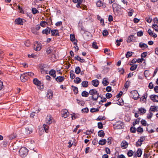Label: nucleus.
<instances>
[{"label":"nucleus","mask_w":158,"mask_h":158,"mask_svg":"<svg viewBox=\"0 0 158 158\" xmlns=\"http://www.w3.org/2000/svg\"><path fill=\"white\" fill-rule=\"evenodd\" d=\"M89 94L92 95L91 98L93 101H96L99 97H100L99 93L95 89H90L89 91Z\"/></svg>","instance_id":"1"},{"label":"nucleus","mask_w":158,"mask_h":158,"mask_svg":"<svg viewBox=\"0 0 158 158\" xmlns=\"http://www.w3.org/2000/svg\"><path fill=\"white\" fill-rule=\"evenodd\" d=\"M122 7L117 4L114 3L112 4V8L114 12L116 15H119L121 12Z\"/></svg>","instance_id":"2"},{"label":"nucleus","mask_w":158,"mask_h":158,"mask_svg":"<svg viewBox=\"0 0 158 158\" xmlns=\"http://www.w3.org/2000/svg\"><path fill=\"white\" fill-rule=\"evenodd\" d=\"M28 152V149L25 147H23L20 149L19 152L22 158H24L27 155Z\"/></svg>","instance_id":"3"},{"label":"nucleus","mask_w":158,"mask_h":158,"mask_svg":"<svg viewBox=\"0 0 158 158\" xmlns=\"http://www.w3.org/2000/svg\"><path fill=\"white\" fill-rule=\"evenodd\" d=\"M113 126L115 129H121L124 127V124L121 121H118L114 124Z\"/></svg>","instance_id":"4"},{"label":"nucleus","mask_w":158,"mask_h":158,"mask_svg":"<svg viewBox=\"0 0 158 158\" xmlns=\"http://www.w3.org/2000/svg\"><path fill=\"white\" fill-rule=\"evenodd\" d=\"M33 83L35 85L39 87V89H43L44 87L42 84L38 79L34 78L33 80Z\"/></svg>","instance_id":"5"},{"label":"nucleus","mask_w":158,"mask_h":158,"mask_svg":"<svg viewBox=\"0 0 158 158\" xmlns=\"http://www.w3.org/2000/svg\"><path fill=\"white\" fill-rule=\"evenodd\" d=\"M131 93L132 95L133 98L135 100H137L139 98V95L137 91L136 90H133L131 92Z\"/></svg>","instance_id":"6"},{"label":"nucleus","mask_w":158,"mask_h":158,"mask_svg":"<svg viewBox=\"0 0 158 158\" xmlns=\"http://www.w3.org/2000/svg\"><path fill=\"white\" fill-rule=\"evenodd\" d=\"M20 78L22 82H24L28 79L29 77L27 76L25 73H24L21 74Z\"/></svg>","instance_id":"7"},{"label":"nucleus","mask_w":158,"mask_h":158,"mask_svg":"<svg viewBox=\"0 0 158 158\" xmlns=\"http://www.w3.org/2000/svg\"><path fill=\"white\" fill-rule=\"evenodd\" d=\"M62 116L64 118H67L69 114V112L66 109H63L61 111Z\"/></svg>","instance_id":"8"},{"label":"nucleus","mask_w":158,"mask_h":158,"mask_svg":"<svg viewBox=\"0 0 158 158\" xmlns=\"http://www.w3.org/2000/svg\"><path fill=\"white\" fill-rule=\"evenodd\" d=\"M51 31V28L48 27H47L46 29L43 30L42 33L47 35L50 33Z\"/></svg>","instance_id":"9"},{"label":"nucleus","mask_w":158,"mask_h":158,"mask_svg":"<svg viewBox=\"0 0 158 158\" xmlns=\"http://www.w3.org/2000/svg\"><path fill=\"white\" fill-rule=\"evenodd\" d=\"M150 99L154 102H158V96L155 95H152L150 96Z\"/></svg>","instance_id":"10"},{"label":"nucleus","mask_w":158,"mask_h":158,"mask_svg":"<svg viewBox=\"0 0 158 158\" xmlns=\"http://www.w3.org/2000/svg\"><path fill=\"white\" fill-rule=\"evenodd\" d=\"M15 22V24L18 25H23V24L22 19L20 18L16 19Z\"/></svg>","instance_id":"11"},{"label":"nucleus","mask_w":158,"mask_h":158,"mask_svg":"<svg viewBox=\"0 0 158 158\" xmlns=\"http://www.w3.org/2000/svg\"><path fill=\"white\" fill-rule=\"evenodd\" d=\"M53 97V92L51 89H48L47 91V97L49 99H51Z\"/></svg>","instance_id":"12"},{"label":"nucleus","mask_w":158,"mask_h":158,"mask_svg":"<svg viewBox=\"0 0 158 158\" xmlns=\"http://www.w3.org/2000/svg\"><path fill=\"white\" fill-rule=\"evenodd\" d=\"M33 131V129L31 127L29 126L26 128V133L27 134H30Z\"/></svg>","instance_id":"13"},{"label":"nucleus","mask_w":158,"mask_h":158,"mask_svg":"<svg viewBox=\"0 0 158 158\" xmlns=\"http://www.w3.org/2000/svg\"><path fill=\"white\" fill-rule=\"evenodd\" d=\"M51 32L52 33V35L54 36V35H56V36H59V31L57 29H54L52 30L51 29Z\"/></svg>","instance_id":"14"},{"label":"nucleus","mask_w":158,"mask_h":158,"mask_svg":"<svg viewBox=\"0 0 158 158\" xmlns=\"http://www.w3.org/2000/svg\"><path fill=\"white\" fill-rule=\"evenodd\" d=\"M135 39V37H134V35H131L128 37V38L127 40V43H130L131 42L134 40Z\"/></svg>","instance_id":"15"},{"label":"nucleus","mask_w":158,"mask_h":158,"mask_svg":"<svg viewBox=\"0 0 158 158\" xmlns=\"http://www.w3.org/2000/svg\"><path fill=\"white\" fill-rule=\"evenodd\" d=\"M55 78L56 81L59 82H61L64 80V76H58L56 78L55 77Z\"/></svg>","instance_id":"16"},{"label":"nucleus","mask_w":158,"mask_h":158,"mask_svg":"<svg viewBox=\"0 0 158 158\" xmlns=\"http://www.w3.org/2000/svg\"><path fill=\"white\" fill-rule=\"evenodd\" d=\"M128 145V143L125 140L123 141L121 143V146L124 149L126 148L127 147Z\"/></svg>","instance_id":"17"},{"label":"nucleus","mask_w":158,"mask_h":158,"mask_svg":"<svg viewBox=\"0 0 158 158\" xmlns=\"http://www.w3.org/2000/svg\"><path fill=\"white\" fill-rule=\"evenodd\" d=\"M39 66L41 70V72L42 73L44 71V68L47 67V65L45 64H41L39 65Z\"/></svg>","instance_id":"18"},{"label":"nucleus","mask_w":158,"mask_h":158,"mask_svg":"<svg viewBox=\"0 0 158 158\" xmlns=\"http://www.w3.org/2000/svg\"><path fill=\"white\" fill-rule=\"evenodd\" d=\"M148 94L146 92L143 95L141 98L140 100L141 101H143V102H145L146 101V98L147 97Z\"/></svg>","instance_id":"19"},{"label":"nucleus","mask_w":158,"mask_h":158,"mask_svg":"<svg viewBox=\"0 0 158 158\" xmlns=\"http://www.w3.org/2000/svg\"><path fill=\"white\" fill-rule=\"evenodd\" d=\"M91 82L92 85L95 87H97L99 84V81L97 79L93 80Z\"/></svg>","instance_id":"20"},{"label":"nucleus","mask_w":158,"mask_h":158,"mask_svg":"<svg viewBox=\"0 0 158 158\" xmlns=\"http://www.w3.org/2000/svg\"><path fill=\"white\" fill-rule=\"evenodd\" d=\"M56 71L53 69L51 70L49 73V74L54 78H55L56 76Z\"/></svg>","instance_id":"21"},{"label":"nucleus","mask_w":158,"mask_h":158,"mask_svg":"<svg viewBox=\"0 0 158 158\" xmlns=\"http://www.w3.org/2000/svg\"><path fill=\"white\" fill-rule=\"evenodd\" d=\"M52 117L51 115L47 116L46 119V122L48 124H50L52 123Z\"/></svg>","instance_id":"22"},{"label":"nucleus","mask_w":158,"mask_h":158,"mask_svg":"<svg viewBox=\"0 0 158 158\" xmlns=\"http://www.w3.org/2000/svg\"><path fill=\"white\" fill-rule=\"evenodd\" d=\"M74 59L75 60H78L81 63H83L85 61V60L84 59H81V58L78 55L75 57Z\"/></svg>","instance_id":"23"},{"label":"nucleus","mask_w":158,"mask_h":158,"mask_svg":"<svg viewBox=\"0 0 158 158\" xmlns=\"http://www.w3.org/2000/svg\"><path fill=\"white\" fill-rule=\"evenodd\" d=\"M103 4L104 3L101 0H98L96 3V6L97 7H100L103 5Z\"/></svg>","instance_id":"24"},{"label":"nucleus","mask_w":158,"mask_h":158,"mask_svg":"<svg viewBox=\"0 0 158 158\" xmlns=\"http://www.w3.org/2000/svg\"><path fill=\"white\" fill-rule=\"evenodd\" d=\"M98 136L102 137H103L105 136V134L103 131L101 130L99 131L98 132Z\"/></svg>","instance_id":"25"},{"label":"nucleus","mask_w":158,"mask_h":158,"mask_svg":"<svg viewBox=\"0 0 158 158\" xmlns=\"http://www.w3.org/2000/svg\"><path fill=\"white\" fill-rule=\"evenodd\" d=\"M106 143V140L105 139H102L99 140L98 143L99 144L103 145L105 144Z\"/></svg>","instance_id":"26"},{"label":"nucleus","mask_w":158,"mask_h":158,"mask_svg":"<svg viewBox=\"0 0 158 158\" xmlns=\"http://www.w3.org/2000/svg\"><path fill=\"white\" fill-rule=\"evenodd\" d=\"M74 73V72L73 70H71L70 72V75L71 79H74L75 77V75L73 73Z\"/></svg>","instance_id":"27"},{"label":"nucleus","mask_w":158,"mask_h":158,"mask_svg":"<svg viewBox=\"0 0 158 158\" xmlns=\"http://www.w3.org/2000/svg\"><path fill=\"white\" fill-rule=\"evenodd\" d=\"M81 85L83 87H87L88 86V82L87 81H83L81 83Z\"/></svg>","instance_id":"28"},{"label":"nucleus","mask_w":158,"mask_h":158,"mask_svg":"<svg viewBox=\"0 0 158 158\" xmlns=\"http://www.w3.org/2000/svg\"><path fill=\"white\" fill-rule=\"evenodd\" d=\"M142 151L140 148L138 149L137 151V156L138 157H140L142 154Z\"/></svg>","instance_id":"29"},{"label":"nucleus","mask_w":158,"mask_h":158,"mask_svg":"<svg viewBox=\"0 0 158 158\" xmlns=\"http://www.w3.org/2000/svg\"><path fill=\"white\" fill-rule=\"evenodd\" d=\"M53 47H49L47 48L46 50V52L48 54H50L51 53L52 51L53 50Z\"/></svg>","instance_id":"30"},{"label":"nucleus","mask_w":158,"mask_h":158,"mask_svg":"<svg viewBox=\"0 0 158 158\" xmlns=\"http://www.w3.org/2000/svg\"><path fill=\"white\" fill-rule=\"evenodd\" d=\"M71 115H72L71 117L72 119H75L76 118L79 117V115L77 114H76L75 113H73Z\"/></svg>","instance_id":"31"},{"label":"nucleus","mask_w":158,"mask_h":158,"mask_svg":"<svg viewBox=\"0 0 158 158\" xmlns=\"http://www.w3.org/2000/svg\"><path fill=\"white\" fill-rule=\"evenodd\" d=\"M41 49V45L39 44H37L36 47H34V49L36 51H40Z\"/></svg>","instance_id":"32"},{"label":"nucleus","mask_w":158,"mask_h":158,"mask_svg":"<svg viewBox=\"0 0 158 158\" xmlns=\"http://www.w3.org/2000/svg\"><path fill=\"white\" fill-rule=\"evenodd\" d=\"M102 83L103 85L106 86L107 85H108L109 82H108L106 80V78H104L103 80Z\"/></svg>","instance_id":"33"},{"label":"nucleus","mask_w":158,"mask_h":158,"mask_svg":"<svg viewBox=\"0 0 158 158\" xmlns=\"http://www.w3.org/2000/svg\"><path fill=\"white\" fill-rule=\"evenodd\" d=\"M152 27L154 29L155 31L158 32V26L157 24H153Z\"/></svg>","instance_id":"34"},{"label":"nucleus","mask_w":158,"mask_h":158,"mask_svg":"<svg viewBox=\"0 0 158 158\" xmlns=\"http://www.w3.org/2000/svg\"><path fill=\"white\" fill-rule=\"evenodd\" d=\"M40 25L41 27H44L46 26V25H48V23L46 22L43 21L40 22Z\"/></svg>","instance_id":"35"},{"label":"nucleus","mask_w":158,"mask_h":158,"mask_svg":"<svg viewBox=\"0 0 158 158\" xmlns=\"http://www.w3.org/2000/svg\"><path fill=\"white\" fill-rule=\"evenodd\" d=\"M43 127L44 129L45 130V132L46 133H48V132L49 127L45 124H44L43 125Z\"/></svg>","instance_id":"36"},{"label":"nucleus","mask_w":158,"mask_h":158,"mask_svg":"<svg viewBox=\"0 0 158 158\" xmlns=\"http://www.w3.org/2000/svg\"><path fill=\"white\" fill-rule=\"evenodd\" d=\"M139 47L141 48H147L148 47L147 45L145 43H140L139 44Z\"/></svg>","instance_id":"37"},{"label":"nucleus","mask_w":158,"mask_h":158,"mask_svg":"<svg viewBox=\"0 0 158 158\" xmlns=\"http://www.w3.org/2000/svg\"><path fill=\"white\" fill-rule=\"evenodd\" d=\"M74 81L76 83L79 84L81 81V78L79 77H77L74 80Z\"/></svg>","instance_id":"38"},{"label":"nucleus","mask_w":158,"mask_h":158,"mask_svg":"<svg viewBox=\"0 0 158 158\" xmlns=\"http://www.w3.org/2000/svg\"><path fill=\"white\" fill-rule=\"evenodd\" d=\"M89 93L88 92L84 91L82 92L81 95L82 97H87L88 96Z\"/></svg>","instance_id":"39"},{"label":"nucleus","mask_w":158,"mask_h":158,"mask_svg":"<svg viewBox=\"0 0 158 158\" xmlns=\"http://www.w3.org/2000/svg\"><path fill=\"white\" fill-rule=\"evenodd\" d=\"M81 69L79 66H77L75 70V72L77 74H79L81 72Z\"/></svg>","instance_id":"40"},{"label":"nucleus","mask_w":158,"mask_h":158,"mask_svg":"<svg viewBox=\"0 0 158 158\" xmlns=\"http://www.w3.org/2000/svg\"><path fill=\"white\" fill-rule=\"evenodd\" d=\"M139 111L141 113L140 114H141V113L142 114H144L146 113V110L144 109V108H140L139 109Z\"/></svg>","instance_id":"41"},{"label":"nucleus","mask_w":158,"mask_h":158,"mask_svg":"<svg viewBox=\"0 0 158 158\" xmlns=\"http://www.w3.org/2000/svg\"><path fill=\"white\" fill-rule=\"evenodd\" d=\"M32 13L35 15L37 13H39V11L36 9L35 7L32 8L31 9Z\"/></svg>","instance_id":"42"},{"label":"nucleus","mask_w":158,"mask_h":158,"mask_svg":"<svg viewBox=\"0 0 158 158\" xmlns=\"http://www.w3.org/2000/svg\"><path fill=\"white\" fill-rule=\"evenodd\" d=\"M137 66L138 65L137 64H133L130 68V70L131 71H134V70H135L136 69V68L137 67Z\"/></svg>","instance_id":"43"},{"label":"nucleus","mask_w":158,"mask_h":158,"mask_svg":"<svg viewBox=\"0 0 158 158\" xmlns=\"http://www.w3.org/2000/svg\"><path fill=\"white\" fill-rule=\"evenodd\" d=\"M72 87L73 88V91L74 94H77L78 92V88L77 87L74 86L73 85L72 86Z\"/></svg>","instance_id":"44"},{"label":"nucleus","mask_w":158,"mask_h":158,"mask_svg":"<svg viewBox=\"0 0 158 158\" xmlns=\"http://www.w3.org/2000/svg\"><path fill=\"white\" fill-rule=\"evenodd\" d=\"M70 40L71 41L73 42L76 40L75 39V35L74 34H71L70 35Z\"/></svg>","instance_id":"45"},{"label":"nucleus","mask_w":158,"mask_h":158,"mask_svg":"<svg viewBox=\"0 0 158 158\" xmlns=\"http://www.w3.org/2000/svg\"><path fill=\"white\" fill-rule=\"evenodd\" d=\"M146 137L145 136H141L140 139L138 140V142H142L145 140Z\"/></svg>","instance_id":"46"},{"label":"nucleus","mask_w":158,"mask_h":158,"mask_svg":"<svg viewBox=\"0 0 158 158\" xmlns=\"http://www.w3.org/2000/svg\"><path fill=\"white\" fill-rule=\"evenodd\" d=\"M97 43L96 42H94L92 44V47L93 48L97 49L98 48V46L97 45Z\"/></svg>","instance_id":"47"},{"label":"nucleus","mask_w":158,"mask_h":158,"mask_svg":"<svg viewBox=\"0 0 158 158\" xmlns=\"http://www.w3.org/2000/svg\"><path fill=\"white\" fill-rule=\"evenodd\" d=\"M106 119V118L104 116H99L96 119L97 121H101L104 120Z\"/></svg>","instance_id":"48"},{"label":"nucleus","mask_w":158,"mask_h":158,"mask_svg":"<svg viewBox=\"0 0 158 158\" xmlns=\"http://www.w3.org/2000/svg\"><path fill=\"white\" fill-rule=\"evenodd\" d=\"M157 106H151L150 108V110H151V111L155 112L157 110Z\"/></svg>","instance_id":"49"},{"label":"nucleus","mask_w":158,"mask_h":158,"mask_svg":"<svg viewBox=\"0 0 158 158\" xmlns=\"http://www.w3.org/2000/svg\"><path fill=\"white\" fill-rule=\"evenodd\" d=\"M130 130L131 133H134L136 132V129L135 127H132L130 128Z\"/></svg>","instance_id":"50"},{"label":"nucleus","mask_w":158,"mask_h":158,"mask_svg":"<svg viewBox=\"0 0 158 158\" xmlns=\"http://www.w3.org/2000/svg\"><path fill=\"white\" fill-rule=\"evenodd\" d=\"M131 82L130 81H127L124 85V87L126 88L127 89L130 85Z\"/></svg>","instance_id":"51"},{"label":"nucleus","mask_w":158,"mask_h":158,"mask_svg":"<svg viewBox=\"0 0 158 158\" xmlns=\"http://www.w3.org/2000/svg\"><path fill=\"white\" fill-rule=\"evenodd\" d=\"M98 111V108H91L90 110V111L91 113L95 112H96Z\"/></svg>","instance_id":"52"},{"label":"nucleus","mask_w":158,"mask_h":158,"mask_svg":"<svg viewBox=\"0 0 158 158\" xmlns=\"http://www.w3.org/2000/svg\"><path fill=\"white\" fill-rule=\"evenodd\" d=\"M133 52H128L126 54V57L127 58H128L131 56L132 55Z\"/></svg>","instance_id":"53"},{"label":"nucleus","mask_w":158,"mask_h":158,"mask_svg":"<svg viewBox=\"0 0 158 158\" xmlns=\"http://www.w3.org/2000/svg\"><path fill=\"white\" fill-rule=\"evenodd\" d=\"M136 131L137 132H140V133H142L143 132V128L141 127H138Z\"/></svg>","instance_id":"54"},{"label":"nucleus","mask_w":158,"mask_h":158,"mask_svg":"<svg viewBox=\"0 0 158 158\" xmlns=\"http://www.w3.org/2000/svg\"><path fill=\"white\" fill-rule=\"evenodd\" d=\"M133 154V152L131 150H129L127 154L128 156L129 157L132 156Z\"/></svg>","instance_id":"55"},{"label":"nucleus","mask_w":158,"mask_h":158,"mask_svg":"<svg viewBox=\"0 0 158 158\" xmlns=\"http://www.w3.org/2000/svg\"><path fill=\"white\" fill-rule=\"evenodd\" d=\"M145 20L147 22L150 23L152 22V19L150 17H147L145 18Z\"/></svg>","instance_id":"56"},{"label":"nucleus","mask_w":158,"mask_h":158,"mask_svg":"<svg viewBox=\"0 0 158 158\" xmlns=\"http://www.w3.org/2000/svg\"><path fill=\"white\" fill-rule=\"evenodd\" d=\"M82 111L85 113H87L89 112V109L88 108L86 107L82 109L81 110Z\"/></svg>","instance_id":"57"},{"label":"nucleus","mask_w":158,"mask_h":158,"mask_svg":"<svg viewBox=\"0 0 158 158\" xmlns=\"http://www.w3.org/2000/svg\"><path fill=\"white\" fill-rule=\"evenodd\" d=\"M98 126L99 129H102L103 127V124L101 122H98Z\"/></svg>","instance_id":"58"},{"label":"nucleus","mask_w":158,"mask_h":158,"mask_svg":"<svg viewBox=\"0 0 158 158\" xmlns=\"http://www.w3.org/2000/svg\"><path fill=\"white\" fill-rule=\"evenodd\" d=\"M141 124L143 126H145L147 125V123L145 120L142 119L141 121Z\"/></svg>","instance_id":"59"},{"label":"nucleus","mask_w":158,"mask_h":158,"mask_svg":"<svg viewBox=\"0 0 158 158\" xmlns=\"http://www.w3.org/2000/svg\"><path fill=\"white\" fill-rule=\"evenodd\" d=\"M25 73L27 76L28 77V76L32 77L34 75V73L32 72H25Z\"/></svg>","instance_id":"60"},{"label":"nucleus","mask_w":158,"mask_h":158,"mask_svg":"<svg viewBox=\"0 0 158 158\" xmlns=\"http://www.w3.org/2000/svg\"><path fill=\"white\" fill-rule=\"evenodd\" d=\"M118 72H121V73L122 74H123L124 73L125 70L123 68H119L118 69Z\"/></svg>","instance_id":"61"},{"label":"nucleus","mask_w":158,"mask_h":158,"mask_svg":"<svg viewBox=\"0 0 158 158\" xmlns=\"http://www.w3.org/2000/svg\"><path fill=\"white\" fill-rule=\"evenodd\" d=\"M109 34L108 31L106 30H104L102 32L103 35L104 36H107Z\"/></svg>","instance_id":"62"},{"label":"nucleus","mask_w":158,"mask_h":158,"mask_svg":"<svg viewBox=\"0 0 158 158\" xmlns=\"http://www.w3.org/2000/svg\"><path fill=\"white\" fill-rule=\"evenodd\" d=\"M130 11H129L128 12V15L129 16H132L133 13L134 12V10L132 9H131Z\"/></svg>","instance_id":"63"},{"label":"nucleus","mask_w":158,"mask_h":158,"mask_svg":"<svg viewBox=\"0 0 158 158\" xmlns=\"http://www.w3.org/2000/svg\"><path fill=\"white\" fill-rule=\"evenodd\" d=\"M106 97L107 99L110 98L112 96L111 94L109 93H107L106 95Z\"/></svg>","instance_id":"64"}]
</instances>
